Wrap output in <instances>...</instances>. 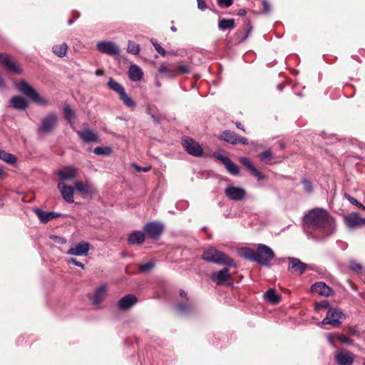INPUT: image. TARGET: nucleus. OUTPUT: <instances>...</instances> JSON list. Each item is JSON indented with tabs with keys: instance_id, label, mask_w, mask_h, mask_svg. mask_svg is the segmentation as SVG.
<instances>
[{
	"instance_id": "f257e3e1",
	"label": "nucleus",
	"mask_w": 365,
	"mask_h": 365,
	"mask_svg": "<svg viewBox=\"0 0 365 365\" xmlns=\"http://www.w3.org/2000/svg\"><path fill=\"white\" fill-rule=\"evenodd\" d=\"M306 226L314 230H323L326 235L331 234L334 229V222L328 212L322 208L310 210L304 217Z\"/></svg>"
},
{
	"instance_id": "f03ea898",
	"label": "nucleus",
	"mask_w": 365,
	"mask_h": 365,
	"mask_svg": "<svg viewBox=\"0 0 365 365\" xmlns=\"http://www.w3.org/2000/svg\"><path fill=\"white\" fill-rule=\"evenodd\" d=\"M202 259L207 262H214L221 265L235 267L234 260L222 252L214 247H210L202 254Z\"/></svg>"
},
{
	"instance_id": "7ed1b4c3",
	"label": "nucleus",
	"mask_w": 365,
	"mask_h": 365,
	"mask_svg": "<svg viewBox=\"0 0 365 365\" xmlns=\"http://www.w3.org/2000/svg\"><path fill=\"white\" fill-rule=\"evenodd\" d=\"M18 90L22 93L25 94L36 104L48 106L49 105L48 101L44 99L41 95L31 86L27 82L21 81L16 85Z\"/></svg>"
},
{
	"instance_id": "20e7f679",
	"label": "nucleus",
	"mask_w": 365,
	"mask_h": 365,
	"mask_svg": "<svg viewBox=\"0 0 365 365\" xmlns=\"http://www.w3.org/2000/svg\"><path fill=\"white\" fill-rule=\"evenodd\" d=\"M58 124V116L55 113H49L42 118L41 124L37 129L38 135L48 134L53 131Z\"/></svg>"
},
{
	"instance_id": "39448f33",
	"label": "nucleus",
	"mask_w": 365,
	"mask_h": 365,
	"mask_svg": "<svg viewBox=\"0 0 365 365\" xmlns=\"http://www.w3.org/2000/svg\"><path fill=\"white\" fill-rule=\"evenodd\" d=\"M274 257L273 250L268 246L259 244L256 250L255 262L265 266L270 264V261Z\"/></svg>"
},
{
	"instance_id": "423d86ee",
	"label": "nucleus",
	"mask_w": 365,
	"mask_h": 365,
	"mask_svg": "<svg viewBox=\"0 0 365 365\" xmlns=\"http://www.w3.org/2000/svg\"><path fill=\"white\" fill-rule=\"evenodd\" d=\"M329 344L336 349L335 359L339 365H342V335L339 334H327Z\"/></svg>"
},
{
	"instance_id": "0eeeda50",
	"label": "nucleus",
	"mask_w": 365,
	"mask_h": 365,
	"mask_svg": "<svg viewBox=\"0 0 365 365\" xmlns=\"http://www.w3.org/2000/svg\"><path fill=\"white\" fill-rule=\"evenodd\" d=\"M344 220L349 230H354L365 227V217H361L358 212H353L344 216Z\"/></svg>"
},
{
	"instance_id": "6e6552de",
	"label": "nucleus",
	"mask_w": 365,
	"mask_h": 365,
	"mask_svg": "<svg viewBox=\"0 0 365 365\" xmlns=\"http://www.w3.org/2000/svg\"><path fill=\"white\" fill-rule=\"evenodd\" d=\"M182 144L185 150L191 155L200 157L202 155V148L200 145L193 139L186 137L182 138Z\"/></svg>"
},
{
	"instance_id": "1a4fd4ad",
	"label": "nucleus",
	"mask_w": 365,
	"mask_h": 365,
	"mask_svg": "<svg viewBox=\"0 0 365 365\" xmlns=\"http://www.w3.org/2000/svg\"><path fill=\"white\" fill-rule=\"evenodd\" d=\"M163 229V225L158 222H148L143 227L145 232L152 239L158 238L162 234Z\"/></svg>"
},
{
	"instance_id": "9d476101",
	"label": "nucleus",
	"mask_w": 365,
	"mask_h": 365,
	"mask_svg": "<svg viewBox=\"0 0 365 365\" xmlns=\"http://www.w3.org/2000/svg\"><path fill=\"white\" fill-rule=\"evenodd\" d=\"M0 63L7 70L15 73L20 74L21 73V69L19 65L6 53H0Z\"/></svg>"
},
{
	"instance_id": "9b49d317",
	"label": "nucleus",
	"mask_w": 365,
	"mask_h": 365,
	"mask_svg": "<svg viewBox=\"0 0 365 365\" xmlns=\"http://www.w3.org/2000/svg\"><path fill=\"white\" fill-rule=\"evenodd\" d=\"M97 49L103 53L110 56L118 55L120 49L118 46L112 41H101L96 44Z\"/></svg>"
},
{
	"instance_id": "f8f14e48",
	"label": "nucleus",
	"mask_w": 365,
	"mask_h": 365,
	"mask_svg": "<svg viewBox=\"0 0 365 365\" xmlns=\"http://www.w3.org/2000/svg\"><path fill=\"white\" fill-rule=\"evenodd\" d=\"M225 195L232 200H241L246 195L245 189L234 185H228L225 190Z\"/></svg>"
},
{
	"instance_id": "ddd939ff",
	"label": "nucleus",
	"mask_w": 365,
	"mask_h": 365,
	"mask_svg": "<svg viewBox=\"0 0 365 365\" xmlns=\"http://www.w3.org/2000/svg\"><path fill=\"white\" fill-rule=\"evenodd\" d=\"M91 245L86 241H81L76 245L71 247L68 251L67 254L74 256H87L90 250Z\"/></svg>"
},
{
	"instance_id": "4468645a",
	"label": "nucleus",
	"mask_w": 365,
	"mask_h": 365,
	"mask_svg": "<svg viewBox=\"0 0 365 365\" xmlns=\"http://www.w3.org/2000/svg\"><path fill=\"white\" fill-rule=\"evenodd\" d=\"M308 267V264L301 262L298 258H289L288 270L293 274L300 275Z\"/></svg>"
},
{
	"instance_id": "2eb2a0df",
	"label": "nucleus",
	"mask_w": 365,
	"mask_h": 365,
	"mask_svg": "<svg viewBox=\"0 0 365 365\" xmlns=\"http://www.w3.org/2000/svg\"><path fill=\"white\" fill-rule=\"evenodd\" d=\"M341 312L335 309H330L327 314V317L322 320V324L336 327L341 323Z\"/></svg>"
},
{
	"instance_id": "dca6fc26",
	"label": "nucleus",
	"mask_w": 365,
	"mask_h": 365,
	"mask_svg": "<svg viewBox=\"0 0 365 365\" xmlns=\"http://www.w3.org/2000/svg\"><path fill=\"white\" fill-rule=\"evenodd\" d=\"M214 156L225 165L230 174L233 175L239 174L238 167L229 158L220 153H214Z\"/></svg>"
},
{
	"instance_id": "f3484780",
	"label": "nucleus",
	"mask_w": 365,
	"mask_h": 365,
	"mask_svg": "<svg viewBox=\"0 0 365 365\" xmlns=\"http://www.w3.org/2000/svg\"><path fill=\"white\" fill-rule=\"evenodd\" d=\"M76 133L85 143H99V136L89 128H84L83 130H77Z\"/></svg>"
},
{
	"instance_id": "a211bd4d",
	"label": "nucleus",
	"mask_w": 365,
	"mask_h": 365,
	"mask_svg": "<svg viewBox=\"0 0 365 365\" xmlns=\"http://www.w3.org/2000/svg\"><path fill=\"white\" fill-rule=\"evenodd\" d=\"M58 189L61 192L63 198L68 203L73 202L74 189L71 186L66 185L64 182L58 184Z\"/></svg>"
},
{
	"instance_id": "6ab92c4d",
	"label": "nucleus",
	"mask_w": 365,
	"mask_h": 365,
	"mask_svg": "<svg viewBox=\"0 0 365 365\" xmlns=\"http://www.w3.org/2000/svg\"><path fill=\"white\" fill-rule=\"evenodd\" d=\"M311 290L312 292L324 297H329L332 294V289L323 282H316L312 285Z\"/></svg>"
},
{
	"instance_id": "aec40b11",
	"label": "nucleus",
	"mask_w": 365,
	"mask_h": 365,
	"mask_svg": "<svg viewBox=\"0 0 365 365\" xmlns=\"http://www.w3.org/2000/svg\"><path fill=\"white\" fill-rule=\"evenodd\" d=\"M137 302L138 299L135 295L127 294L118 301V304L120 309L127 310L135 304Z\"/></svg>"
},
{
	"instance_id": "412c9836",
	"label": "nucleus",
	"mask_w": 365,
	"mask_h": 365,
	"mask_svg": "<svg viewBox=\"0 0 365 365\" xmlns=\"http://www.w3.org/2000/svg\"><path fill=\"white\" fill-rule=\"evenodd\" d=\"M107 292V286L106 284H101L94 292L91 297L92 303L94 305H98L105 298Z\"/></svg>"
},
{
	"instance_id": "4be33fe9",
	"label": "nucleus",
	"mask_w": 365,
	"mask_h": 365,
	"mask_svg": "<svg viewBox=\"0 0 365 365\" xmlns=\"http://www.w3.org/2000/svg\"><path fill=\"white\" fill-rule=\"evenodd\" d=\"M34 212L42 223H47L53 219L60 216V214L54 212H44L38 208L34 209Z\"/></svg>"
},
{
	"instance_id": "5701e85b",
	"label": "nucleus",
	"mask_w": 365,
	"mask_h": 365,
	"mask_svg": "<svg viewBox=\"0 0 365 365\" xmlns=\"http://www.w3.org/2000/svg\"><path fill=\"white\" fill-rule=\"evenodd\" d=\"M76 169L73 166H66L58 170V175L63 180H71L76 177Z\"/></svg>"
},
{
	"instance_id": "b1692460",
	"label": "nucleus",
	"mask_w": 365,
	"mask_h": 365,
	"mask_svg": "<svg viewBox=\"0 0 365 365\" xmlns=\"http://www.w3.org/2000/svg\"><path fill=\"white\" fill-rule=\"evenodd\" d=\"M211 278L212 280L217 284H222L230 278L229 269L227 268H223L218 272L213 273Z\"/></svg>"
},
{
	"instance_id": "393cba45",
	"label": "nucleus",
	"mask_w": 365,
	"mask_h": 365,
	"mask_svg": "<svg viewBox=\"0 0 365 365\" xmlns=\"http://www.w3.org/2000/svg\"><path fill=\"white\" fill-rule=\"evenodd\" d=\"M145 234L143 232L135 231L129 235L128 242L130 245H140L145 241Z\"/></svg>"
},
{
	"instance_id": "a878e982",
	"label": "nucleus",
	"mask_w": 365,
	"mask_h": 365,
	"mask_svg": "<svg viewBox=\"0 0 365 365\" xmlns=\"http://www.w3.org/2000/svg\"><path fill=\"white\" fill-rule=\"evenodd\" d=\"M128 76L131 81H139L142 78L143 73L138 66L133 65L129 68Z\"/></svg>"
},
{
	"instance_id": "bb28decb",
	"label": "nucleus",
	"mask_w": 365,
	"mask_h": 365,
	"mask_svg": "<svg viewBox=\"0 0 365 365\" xmlns=\"http://www.w3.org/2000/svg\"><path fill=\"white\" fill-rule=\"evenodd\" d=\"M12 106L18 110H24L28 107L26 100L21 96H14L11 99Z\"/></svg>"
},
{
	"instance_id": "cd10ccee",
	"label": "nucleus",
	"mask_w": 365,
	"mask_h": 365,
	"mask_svg": "<svg viewBox=\"0 0 365 365\" xmlns=\"http://www.w3.org/2000/svg\"><path fill=\"white\" fill-rule=\"evenodd\" d=\"M237 135L231 130H225L220 135V139L232 145L237 144Z\"/></svg>"
},
{
	"instance_id": "c85d7f7f",
	"label": "nucleus",
	"mask_w": 365,
	"mask_h": 365,
	"mask_svg": "<svg viewBox=\"0 0 365 365\" xmlns=\"http://www.w3.org/2000/svg\"><path fill=\"white\" fill-rule=\"evenodd\" d=\"M239 254L241 257H242L245 259L255 262L256 251H255L250 248H248V247L242 248L239 251Z\"/></svg>"
},
{
	"instance_id": "c756f323",
	"label": "nucleus",
	"mask_w": 365,
	"mask_h": 365,
	"mask_svg": "<svg viewBox=\"0 0 365 365\" xmlns=\"http://www.w3.org/2000/svg\"><path fill=\"white\" fill-rule=\"evenodd\" d=\"M158 72L161 75H163L168 78H173L175 76V71L170 68V66L165 63H162L158 68Z\"/></svg>"
},
{
	"instance_id": "7c9ffc66",
	"label": "nucleus",
	"mask_w": 365,
	"mask_h": 365,
	"mask_svg": "<svg viewBox=\"0 0 365 365\" xmlns=\"http://www.w3.org/2000/svg\"><path fill=\"white\" fill-rule=\"evenodd\" d=\"M234 19H222L219 21L218 26L220 30L225 31L227 29H232L235 28Z\"/></svg>"
},
{
	"instance_id": "2f4dec72",
	"label": "nucleus",
	"mask_w": 365,
	"mask_h": 365,
	"mask_svg": "<svg viewBox=\"0 0 365 365\" xmlns=\"http://www.w3.org/2000/svg\"><path fill=\"white\" fill-rule=\"evenodd\" d=\"M0 159L4 162L14 165L16 162V158L5 150L0 148Z\"/></svg>"
},
{
	"instance_id": "473e14b6",
	"label": "nucleus",
	"mask_w": 365,
	"mask_h": 365,
	"mask_svg": "<svg viewBox=\"0 0 365 365\" xmlns=\"http://www.w3.org/2000/svg\"><path fill=\"white\" fill-rule=\"evenodd\" d=\"M68 46L66 43L53 46L52 48L53 52L59 57H63L66 54Z\"/></svg>"
},
{
	"instance_id": "72a5a7b5",
	"label": "nucleus",
	"mask_w": 365,
	"mask_h": 365,
	"mask_svg": "<svg viewBox=\"0 0 365 365\" xmlns=\"http://www.w3.org/2000/svg\"><path fill=\"white\" fill-rule=\"evenodd\" d=\"M265 299L273 304L277 303L279 301V296L276 293L275 290L270 289L264 294Z\"/></svg>"
},
{
	"instance_id": "f704fd0d",
	"label": "nucleus",
	"mask_w": 365,
	"mask_h": 365,
	"mask_svg": "<svg viewBox=\"0 0 365 365\" xmlns=\"http://www.w3.org/2000/svg\"><path fill=\"white\" fill-rule=\"evenodd\" d=\"M108 86L111 90L118 93L120 96L125 91L124 88L120 83H118L117 81L112 80V79H110L108 82Z\"/></svg>"
},
{
	"instance_id": "c9c22d12",
	"label": "nucleus",
	"mask_w": 365,
	"mask_h": 365,
	"mask_svg": "<svg viewBox=\"0 0 365 365\" xmlns=\"http://www.w3.org/2000/svg\"><path fill=\"white\" fill-rule=\"evenodd\" d=\"M75 188L80 192L88 193L91 190L90 185L87 183H83L81 180H76L74 182Z\"/></svg>"
},
{
	"instance_id": "e433bc0d",
	"label": "nucleus",
	"mask_w": 365,
	"mask_h": 365,
	"mask_svg": "<svg viewBox=\"0 0 365 365\" xmlns=\"http://www.w3.org/2000/svg\"><path fill=\"white\" fill-rule=\"evenodd\" d=\"M120 99L123 101L124 104L129 108H135V103L134 101L126 93L125 91L120 96Z\"/></svg>"
},
{
	"instance_id": "4c0bfd02",
	"label": "nucleus",
	"mask_w": 365,
	"mask_h": 365,
	"mask_svg": "<svg viewBox=\"0 0 365 365\" xmlns=\"http://www.w3.org/2000/svg\"><path fill=\"white\" fill-rule=\"evenodd\" d=\"M112 150L109 147H96L93 150V153L98 155H109Z\"/></svg>"
},
{
	"instance_id": "58836bf2",
	"label": "nucleus",
	"mask_w": 365,
	"mask_h": 365,
	"mask_svg": "<svg viewBox=\"0 0 365 365\" xmlns=\"http://www.w3.org/2000/svg\"><path fill=\"white\" fill-rule=\"evenodd\" d=\"M127 51L130 53L136 55L140 51V47L138 44L132 41H129L128 43Z\"/></svg>"
},
{
	"instance_id": "ea45409f",
	"label": "nucleus",
	"mask_w": 365,
	"mask_h": 365,
	"mask_svg": "<svg viewBox=\"0 0 365 365\" xmlns=\"http://www.w3.org/2000/svg\"><path fill=\"white\" fill-rule=\"evenodd\" d=\"M344 197L346 199H347L351 204L354 205V206H356L363 210H365V206L362 203L359 202L356 198H354L347 194H344Z\"/></svg>"
},
{
	"instance_id": "a19ab883",
	"label": "nucleus",
	"mask_w": 365,
	"mask_h": 365,
	"mask_svg": "<svg viewBox=\"0 0 365 365\" xmlns=\"http://www.w3.org/2000/svg\"><path fill=\"white\" fill-rule=\"evenodd\" d=\"M354 360V355L344 349V365H351Z\"/></svg>"
},
{
	"instance_id": "79ce46f5",
	"label": "nucleus",
	"mask_w": 365,
	"mask_h": 365,
	"mask_svg": "<svg viewBox=\"0 0 365 365\" xmlns=\"http://www.w3.org/2000/svg\"><path fill=\"white\" fill-rule=\"evenodd\" d=\"M349 268L356 273L361 272L362 266L356 261L351 260L349 262Z\"/></svg>"
},
{
	"instance_id": "37998d69",
	"label": "nucleus",
	"mask_w": 365,
	"mask_h": 365,
	"mask_svg": "<svg viewBox=\"0 0 365 365\" xmlns=\"http://www.w3.org/2000/svg\"><path fill=\"white\" fill-rule=\"evenodd\" d=\"M63 110H64L65 118L67 120L70 121L74 116V113H73L72 108L69 106H66L64 107Z\"/></svg>"
},
{
	"instance_id": "c03bdc74",
	"label": "nucleus",
	"mask_w": 365,
	"mask_h": 365,
	"mask_svg": "<svg viewBox=\"0 0 365 365\" xmlns=\"http://www.w3.org/2000/svg\"><path fill=\"white\" fill-rule=\"evenodd\" d=\"M150 41L158 53H160L163 56H165L166 55L165 49L156 41V40L151 39Z\"/></svg>"
},
{
	"instance_id": "a18cd8bd",
	"label": "nucleus",
	"mask_w": 365,
	"mask_h": 365,
	"mask_svg": "<svg viewBox=\"0 0 365 365\" xmlns=\"http://www.w3.org/2000/svg\"><path fill=\"white\" fill-rule=\"evenodd\" d=\"M239 160L244 166L249 169L250 171L255 168V166L252 165L251 161L247 158L242 157L240 158Z\"/></svg>"
},
{
	"instance_id": "49530a36",
	"label": "nucleus",
	"mask_w": 365,
	"mask_h": 365,
	"mask_svg": "<svg viewBox=\"0 0 365 365\" xmlns=\"http://www.w3.org/2000/svg\"><path fill=\"white\" fill-rule=\"evenodd\" d=\"M302 182V185H303L304 190L307 193H311L313 190L312 182L309 180H306V179L303 180Z\"/></svg>"
},
{
	"instance_id": "de8ad7c7",
	"label": "nucleus",
	"mask_w": 365,
	"mask_h": 365,
	"mask_svg": "<svg viewBox=\"0 0 365 365\" xmlns=\"http://www.w3.org/2000/svg\"><path fill=\"white\" fill-rule=\"evenodd\" d=\"M328 306H329V302L327 300H323L322 302H319L315 304V309L317 311H319L322 309L327 308Z\"/></svg>"
},
{
	"instance_id": "09e8293b",
	"label": "nucleus",
	"mask_w": 365,
	"mask_h": 365,
	"mask_svg": "<svg viewBox=\"0 0 365 365\" xmlns=\"http://www.w3.org/2000/svg\"><path fill=\"white\" fill-rule=\"evenodd\" d=\"M190 308V305L188 304H179L176 309L181 313H186Z\"/></svg>"
},
{
	"instance_id": "8fccbe9b",
	"label": "nucleus",
	"mask_w": 365,
	"mask_h": 365,
	"mask_svg": "<svg viewBox=\"0 0 365 365\" xmlns=\"http://www.w3.org/2000/svg\"><path fill=\"white\" fill-rule=\"evenodd\" d=\"M250 173L252 175H254L258 180H262L264 179V175L262 174L255 167L253 168Z\"/></svg>"
},
{
	"instance_id": "3c124183",
	"label": "nucleus",
	"mask_w": 365,
	"mask_h": 365,
	"mask_svg": "<svg viewBox=\"0 0 365 365\" xmlns=\"http://www.w3.org/2000/svg\"><path fill=\"white\" fill-rule=\"evenodd\" d=\"M272 152L269 150L264 151L260 155V160L262 161H264L267 160H270L272 158Z\"/></svg>"
},
{
	"instance_id": "603ef678",
	"label": "nucleus",
	"mask_w": 365,
	"mask_h": 365,
	"mask_svg": "<svg viewBox=\"0 0 365 365\" xmlns=\"http://www.w3.org/2000/svg\"><path fill=\"white\" fill-rule=\"evenodd\" d=\"M153 264L152 262H147L143 264H140V269L143 272H146L150 270L151 268L153 267Z\"/></svg>"
},
{
	"instance_id": "864d4df0",
	"label": "nucleus",
	"mask_w": 365,
	"mask_h": 365,
	"mask_svg": "<svg viewBox=\"0 0 365 365\" xmlns=\"http://www.w3.org/2000/svg\"><path fill=\"white\" fill-rule=\"evenodd\" d=\"M51 238L53 240L56 242L60 243V244H65L66 243V240L64 237L57 236V235H51Z\"/></svg>"
},
{
	"instance_id": "5fc2aeb1",
	"label": "nucleus",
	"mask_w": 365,
	"mask_h": 365,
	"mask_svg": "<svg viewBox=\"0 0 365 365\" xmlns=\"http://www.w3.org/2000/svg\"><path fill=\"white\" fill-rule=\"evenodd\" d=\"M178 71L181 73H188L190 72V68L187 66L180 64L178 65Z\"/></svg>"
},
{
	"instance_id": "6e6d98bb",
	"label": "nucleus",
	"mask_w": 365,
	"mask_h": 365,
	"mask_svg": "<svg viewBox=\"0 0 365 365\" xmlns=\"http://www.w3.org/2000/svg\"><path fill=\"white\" fill-rule=\"evenodd\" d=\"M217 1L220 5H224L225 7L230 6L233 3V0H217Z\"/></svg>"
},
{
	"instance_id": "4d7b16f0",
	"label": "nucleus",
	"mask_w": 365,
	"mask_h": 365,
	"mask_svg": "<svg viewBox=\"0 0 365 365\" xmlns=\"http://www.w3.org/2000/svg\"><path fill=\"white\" fill-rule=\"evenodd\" d=\"M69 262L77 266V267H81V268H84V264L83 263H81V262L78 261L75 258H71L70 260H69Z\"/></svg>"
},
{
	"instance_id": "13d9d810",
	"label": "nucleus",
	"mask_w": 365,
	"mask_h": 365,
	"mask_svg": "<svg viewBox=\"0 0 365 365\" xmlns=\"http://www.w3.org/2000/svg\"><path fill=\"white\" fill-rule=\"evenodd\" d=\"M263 4V10L265 13H269L271 11V8L269 6V4L267 1L263 0L262 1Z\"/></svg>"
},
{
	"instance_id": "bf43d9fd",
	"label": "nucleus",
	"mask_w": 365,
	"mask_h": 365,
	"mask_svg": "<svg viewBox=\"0 0 365 365\" xmlns=\"http://www.w3.org/2000/svg\"><path fill=\"white\" fill-rule=\"evenodd\" d=\"M197 8L202 11L205 10L207 8L206 4L204 0H197Z\"/></svg>"
},
{
	"instance_id": "052dcab7",
	"label": "nucleus",
	"mask_w": 365,
	"mask_h": 365,
	"mask_svg": "<svg viewBox=\"0 0 365 365\" xmlns=\"http://www.w3.org/2000/svg\"><path fill=\"white\" fill-rule=\"evenodd\" d=\"M134 168H135L136 170L141 171L143 173H146L150 170V167H140L137 165H134Z\"/></svg>"
},
{
	"instance_id": "680f3d73",
	"label": "nucleus",
	"mask_w": 365,
	"mask_h": 365,
	"mask_svg": "<svg viewBox=\"0 0 365 365\" xmlns=\"http://www.w3.org/2000/svg\"><path fill=\"white\" fill-rule=\"evenodd\" d=\"M242 143L243 145H247L248 144V140L245 138V137H240L237 135V143Z\"/></svg>"
},
{
	"instance_id": "e2e57ef3",
	"label": "nucleus",
	"mask_w": 365,
	"mask_h": 365,
	"mask_svg": "<svg viewBox=\"0 0 365 365\" xmlns=\"http://www.w3.org/2000/svg\"><path fill=\"white\" fill-rule=\"evenodd\" d=\"M343 341H344V345L351 344V341L349 339H348L346 336H345L344 335Z\"/></svg>"
},
{
	"instance_id": "0e129e2a",
	"label": "nucleus",
	"mask_w": 365,
	"mask_h": 365,
	"mask_svg": "<svg viewBox=\"0 0 365 365\" xmlns=\"http://www.w3.org/2000/svg\"><path fill=\"white\" fill-rule=\"evenodd\" d=\"M4 87H5L4 81L3 78H1V76H0V89H3Z\"/></svg>"
},
{
	"instance_id": "69168bd1",
	"label": "nucleus",
	"mask_w": 365,
	"mask_h": 365,
	"mask_svg": "<svg viewBox=\"0 0 365 365\" xmlns=\"http://www.w3.org/2000/svg\"><path fill=\"white\" fill-rule=\"evenodd\" d=\"M236 126H237V128L243 130L244 132L245 131V130L244 127L242 125L241 123H239V122L236 123Z\"/></svg>"
},
{
	"instance_id": "338daca9",
	"label": "nucleus",
	"mask_w": 365,
	"mask_h": 365,
	"mask_svg": "<svg viewBox=\"0 0 365 365\" xmlns=\"http://www.w3.org/2000/svg\"><path fill=\"white\" fill-rule=\"evenodd\" d=\"M5 175V171L4 170L0 167V178H2Z\"/></svg>"
},
{
	"instance_id": "774afa93",
	"label": "nucleus",
	"mask_w": 365,
	"mask_h": 365,
	"mask_svg": "<svg viewBox=\"0 0 365 365\" xmlns=\"http://www.w3.org/2000/svg\"><path fill=\"white\" fill-rule=\"evenodd\" d=\"M103 74V71L101 69H98L96 71V75L97 76H102Z\"/></svg>"
}]
</instances>
